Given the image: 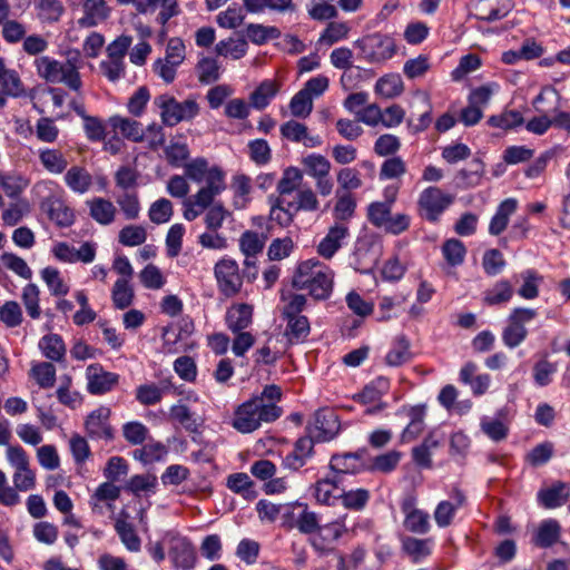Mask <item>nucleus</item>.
I'll return each mask as SVG.
<instances>
[{
	"label": "nucleus",
	"instance_id": "38",
	"mask_svg": "<svg viewBox=\"0 0 570 570\" xmlns=\"http://www.w3.org/2000/svg\"><path fill=\"white\" fill-rule=\"evenodd\" d=\"M39 348L47 358L55 362L62 361L66 355V345L58 334H48L41 337Z\"/></svg>",
	"mask_w": 570,
	"mask_h": 570
},
{
	"label": "nucleus",
	"instance_id": "34",
	"mask_svg": "<svg viewBox=\"0 0 570 570\" xmlns=\"http://www.w3.org/2000/svg\"><path fill=\"white\" fill-rule=\"evenodd\" d=\"M110 126L114 130H118L121 135L135 142H140L145 139V130L141 124L130 118H124L120 116H112L109 119Z\"/></svg>",
	"mask_w": 570,
	"mask_h": 570
},
{
	"label": "nucleus",
	"instance_id": "39",
	"mask_svg": "<svg viewBox=\"0 0 570 570\" xmlns=\"http://www.w3.org/2000/svg\"><path fill=\"white\" fill-rule=\"evenodd\" d=\"M226 484L230 491L240 494L246 500H254L257 497L255 483L246 473L238 472L230 474L227 478Z\"/></svg>",
	"mask_w": 570,
	"mask_h": 570
},
{
	"label": "nucleus",
	"instance_id": "14",
	"mask_svg": "<svg viewBox=\"0 0 570 570\" xmlns=\"http://www.w3.org/2000/svg\"><path fill=\"white\" fill-rule=\"evenodd\" d=\"M315 441L311 434L299 438L294 443L293 450L284 458V465L292 471L303 468L314 455Z\"/></svg>",
	"mask_w": 570,
	"mask_h": 570
},
{
	"label": "nucleus",
	"instance_id": "2",
	"mask_svg": "<svg viewBox=\"0 0 570 570\" xmlns=\"http://www.w3.org/2000/svg\"><path fill=\"white\" fill-rule=\"evenodd\" d=\"M292 285L297 291H307L316 301H325L333 293L334 272L316 258L306 259L297 265Z\"/></svg>",
	"mask_w": 570,
	"mask_h": 570
},
{
	"label": "nucleus",
	"instance_id": "63",
	"mask_svg": "<svg viewBox=\"0 0 570 570\" xmlns=\"http://www.w3.org/2000/svg\"><path fill=\"white\" fill-rule=\"evenodd\" d=\"M31 375L42 389H49L56 382V367L52 363L41 362L32 366Z\"/></svg>",
	"mask_w": 570,
	"mask_h": 570
},
{
	"label": "nucleus",
	"instance_id": "7",
	"mask_svg": "<svg viewBox=\"0 0 570 570\" xmlns=\"http://www.w3.org/2000/svg\"><path fill=\"white\" fill-rule=\"evenodd\" d=\"M360 49L361 58L370 63H381L391 59L396 52L394 40L379 32L364 36L354 42Z\"/></svg>",
	"mask_w": 570,
	"mask_h": 570
},
{
	"label": "nucleus",
	"instance_id": "24",
	"mask_svg": "<svg viewBox=\"0 0 570 570\" xmlns=\"http://www.w3.org/2000/svg\"><path fill=\"white\" fill-rule=\"evenodd\" d=\"M0 90L4 96L13 98L26 95V88L19 73L14 69L7 68L3 58H0Z\"/></svg>",
	"mask_w": 570,
	"mask_h": 570
},
{
	"label": "nucleus",
	"instance_id": "21",
	"mask_svg": "<svg viewBox=\"0 0 570 570\" xmlns=\"http://www.w3.org/2000/svg\"><path fill=\"white\" fill-rule=\"evenodd\" d=\"M63 181L73 193L83 195L88 193L94 184L92 176L87 168L73 165L66 169Z\"/></svg>",
	"mask_w": 570,
	"mask_h": 570
},
{
	"label": "nucleus",
	"instance_id": "1",
	"mask_svg": "<svg viewBox=\"0 0 570 570\" xmlns=\"http://www.w3.org/2000/svg\"><path fill=\"white\" fill-rule=\"evenodd\" d=\"M282 396L278 385H266L261 394L253 395L235 409L232 426L237 432L247 434L258 430L263 423L275 422L283 414V409L277 405Z\"/></svg>",
	"mask_w": 570,
	"mask_h": 570
},
{
	"label": "nucleus",
	"instance_id": "32",
	"mask_svg": "<svg viewBox=\"0 0 570 570\" xmlns=\"http://www.w3.org/2000/svg\"><path fill=\"white\" fill-rule=\"evenodd\" d=\"M127 517V513H120L119 518L115 522V530L127 550L138 552L141 548V540L137 534L134 524L126 520Z\"/></svg>",
	"mask_w": 570,
	"mask_h": 570
},
{
	"label": "nucleus",
	"instance_id": "23",
	"mask_svg": "<svg viewBox=\"0 0 570 570\" xmlns=\"http://www.w3.org/2000/svg\"><path fill=\"white\" fill-rule=\"evenodd\" d=\"M253 306L247 303L233 304L226 312V325L232 332H240L253 322Z\"/></svg>",
	"mask_w": 570,
	"mask_h": 570
},
{
	"label": "nucleus",
	"instance_id": "13",
	"mask_svg": "<svg viewBox=\"0 0 570 570\" xmlns=\"http://www.w3.org/2000/svg\"><path fill=\"white\" fill-rule=\"evenodd\" d=\"M87 391L91 395H102L116 387L119 375L106 371L101 364L94 363L86 368Z\"/></svg>",
	"mask_w": 570,
	"mask_h": 570
},
{
	"label": "nucleus",
	"instance_id": "17",
	"mask_svg": "<svg viewBox=\"0 0 570 570\" xmlns=\"http://www.w3.org/2000/svg\"><path fill=\"white\" fill-rule=\"evenodd\" d=\"M452 501H441L434 510V520L439 528L449 527L456 511L465 504V494L460 489H454L452 492Z\"/></svg>",
	"mask_w": 570,
	"mask_h": 570
},
{
	"label": "nucleus",
	"instance_id": "58",
	"mask_svg": "<svg viewBox=\"0 0 570 570\" xmlns=\"http://www.w3.org/2000/svg\"><path fill=\"white\" fill-rule=\"evenodd\" d=\"M246 36L255 45H264L268 40L277 39L281 31L276 27H266L258 23H249L246 28Z\"/></svg>",
	"mask_w": 570,
	"mask_h": 570
},
{
	"label": "nucleus",
	"instance_id": "10",
	"mask_svg": "<svg viewBox=\"0 0 570 570\" xmlns=\"http://www.w3.org/2000/svg\"><path fill=\"white\" fill-rule=\"evenodd\" d=\"M341 429V423L335 410L330 407L318 409L314 414V422L307 426V432L317 442L333 440Z\"/></svg>",
	"mask_w": 570,
	"mask_h": 570
},
{
	"label": "nucleus",
	"instance_id": "52",
	"mask_svg": "<svg viewBox=\"0 0 570 570\" xmlns=\"http://www.w3.org/2000/svg\"><path fill=\"white\" fill-rule=\"evenodd\" d=\"M169 417L170 420L179 423L188 432L198 431V424L195 419V414L184 403L173 405L169 410Z\"/></svg>",
	"mask_w": 570,
	"mask_h": 570
},
{
	"label": "nucleus",
	"instance_id": "53",
	"mask_svg": "<svg viewBox=\"0 0 570 570\" xmlns=\"http://www.w3.org/2000/svg\"><path fill=\"white\" fill-rule=\"evenodd\" d=\"M41 277L48 286L51 295L65 296L69 292V286L62 279L60 272L56 267L48 266L41 271Z\"/></svg>",
	"mask_w": 570,
	"mask_h": 570
},
{
	"label": "nucleus",
	"instance_id": "64",
	"mask_svg": "<svg viewBox=\"0 0 570 570\" xmlns=\"http://www.w3.org/2000/svg\"><path fill=\"white\" fill-rule=\"evenodd\" d=\"M303 180V173L297 167H288L284 170L282 178L277 183L279 195H288L297 189Z\"/></svg>",
	"mask_w": 570,
	"mask_h": 570
},
{
	"label": "nucleus",
	"instance_id": "5",
	"mask_svg": "<svg viewBox=\"0 0 570 570\" xmlns=\"http://www.w3.org/2000/svg\"><path fill=\"white\" fill-rule=\"evenodd\" d=\"M154 105L160 110V119L165 126L174 127L183 121H190L199 115V105L194 98L178 101L168 94L159 95Z\"/></svg>",
	"mask_w": 570,
	"mask_h": 570
},
{
	"label": "nucleus",
	"instance_id": "8",
	"mask_svg": "<svg viewBox=\"0 0 570 570\" xmlns=\"http://www.w3.org/2000/svg\"><path fill=\"white\" fill-rule=\"evenodd\" d=\"M561 96L553 87H544L533 100L539 112L553 114L552 127L563 129L570 136V112L560 110Z\"/></svg>",
	"mask_w": 570,
	"mask_h": 570
},
{
	"label": "nucleus",
	"instance_id": "49",
	"mask_svg": "<svg viewBox=\"0 0 570 570\" xmlns=\"http://www.w3.org/2000/svg\"><path fill=\"white\" fill-rule=\"evenodd\" d=\"M394 203V196L386 202H374L371 203L367 207V219L368 222L377 227L383 228L392 212V204Z\"/></svg>",
	"mask_w": 570,
	"mask_h": 570
},
{
	"label": "nucleus",
	"instance_id": "15",
	"mask_svg": "<svg viewBox=\"0 0 570 570\" xmlns=\"http://www.w3.org/2000/svg\"><path fill=\"white\" fill-rule=\"evenodd\" d=\"M169 558L175 568L191 570L197 562L194 544L186 538L174 540L169 549Z\"/></svg>",
	"mask_w": 570,
	"mask_h": 570
},
{
	"label": "nucleus",
	"instance_id": "43",
	"mask_svg": "<svg viewBox=\"0 0 570 570\" xmlns=\"http://www.w3.org/2000/svg\"><path fill=\"white\" fill-rule=\"evenodd\" d=\"M411 357L410 342L405 335H400L395 338L392 348L387 352L385 362L390 366H400L409 362Z\"/></svg>",
	"mask_w": 570,
	"mask_h": 570
},
{
	"label": "nucleus",
	"instance_id": "31",
	"mask_svg": "<svg viewBox=\"0 0 570 570\" xmlns=\"http://www.w3.org/2000/svg\"><path fill=\"white\" fill-rule=\"evenodd\" d=\"M561 535V525L554 519L542 521L532 539L534 546L547 549L557 543Z\"/></svg>",
	"mask_w": 570,
	"mask_h": 570
},
{
	"label": "nucleus",
	"instance_id": "27",
	"mask_svg": "<svg viewBox=\"0 0 570 570\" xmlns=\"http://www.w3.org/2000/svg\"><path fill=\"white\" fill-rule=\"evenodd\" d=\"M379 261V254L373 250L368 242L360 240L356 243L353 253V265L355 271L367 274L373 271Z\"/></svg>",
	"mask_w": 570,
	"mask_h": 570
},
{
	"label": "nucleus",
	"instance_id": "61",
	"mask_svg": "<svg viewBox=\"0 0 570 570\" xmlns=\"http://www.w3.org/2000/svg\"><path fill=\"white\" fill-rule=\"evenodd\" d=\"M23 314L21 306L16 301H7L0 305V322L8 328H14L21 325Z\"/></svg>",
	"mask_w": 570,
	"mask_h": 570
},
{
	"label": "nucleus",
	"instance_id": "47",
	"mask_svg": "<svg viewBox=\"0 0 570 570\" xmlns=\"http://www.w3.org/2000/svg\"><path fill=\"white\" fill-rule=\"evenodd\" d=\"M205 210L204 224L208 230H219L224 222L232 217V212H229L222 202H214Z\"/></svg>",
	"mask_w": 570,
	"mask_h": 570
},
{
	"label": "nucleus",
	"instance_id": "36",
	"mask_svg": "<svg viewBox=\"0 0 570 570\" xmlns=\"http://www.w3.org/2000/svg\"><path fill=\"white\" fill-rule=\"evenodd\" d=\"M278 91L279 86L277 82L275 80L266 79L262 81L250 94V105L255 109L262 110L269 105L271 100L277 95Z\"/></svg>",
	"mask_w": 570,
	"mask_h": 570
},
{
	"label": "nucleus",
	"instance_id": "55",
	"mask_svg": "<svg viewBox=\"0 0 570 570\" xmlns=\"http://www.w3.org/2000/svg\"><path fill=\"white\" fill-rule=\"evenodd\" d=\"M166 453L167 450L161 442H151L136 449L132 454L136 460L149 464L163 460Z\"/></svg>",
	"mask_w": 570,
	"mask_h": 570
},
{
	"label": "nucleus",
	"instance_id": "12",
	"mask_svg": "<svg viewBox=\"0 0 570 570\" xmlns=\"http://www.w3.org/2000/svg\"><path fill=\"white\" fill-rule=\"evenodd\" d=\"M364 452V450H361L333 454L328 464L333 475L338 476L344 482L345 475H354L365 471Z\"/></svg>",
	"mask_w": 570,
	"mask_h": 570
},
{
	"label": "nucleus",
	"instance_id": "44",
	"mask_svg": "<svg viewBox=\"0 0 570 570\" xmlns=\"http://www.w3.org/2000/svg\"><path fill=\"white\" fill-rule=\"evenodd\" d=\"M301 164L304 167V171L313 178L328 176L331 171L330 160L321 154H309L302 158Z\"/></svg>",
	"mask_w": 570,
	"mask_h": 570
},
{
	"label": "nucleus",
	"instance_id": "3",
	"mask_svg": "<svg viewBox=\"0 0 570 570\" xmlns=\"http://www.w3.org/2000/svg\"><path fill=\"white\" fill-rule=\"evenodd\" d=\"M65 61L56 60L48 56H41L35 60L37 73L50 83H63L73 91H79L82 80L79 70L83 66V59L79 50L67 51Z\"/></svg>",
	"mask_w": 570,
	"mask_h": 570
},
{
	"label": "nucleus",
	"instance_id": "6",
	"mask_svg": "<svg viewBox=\"0 0 570 570\" xmlns=\"http://www.w3.org/2000/svg\"><path fill=\"white\" fill-rule=\"evenodd\" d=\"M454 195L438 186L424 188L416 200V212L420 218L431 224H438L445 210L454 203Z\"/></svg>",
	"mask_w": 570,
	"mask_h": 570
},
{
	"label": "nucleus",
	"instance_id": "28",
	"mask_svg": "<svg viewBox=\"0 0 570 570\" xmlns=\"http://www.w3.org/2000/svg\"><path fill=\"white\" fill-rule=\"evenodd\" d=\"M518 202L514 198H507L500 203L495 214L489 224V233L493 236L502 234L510 220L511 215L517 210Z\"/></svg>",
	"mask_w": 570,
	"mask_h": 570
},
{
	"label": "nucleus",
	"instance_id": "40",
	"mask_svg": "<svg viewBox=\"0 0 570 570\" xmlns=\"http://www.w3.org/2000/svg\"><path fill=\"white\" fill-rule=\"evenodd\" d=\"M404 91L403 80L397 73L381 77L375 83V92L386 99H393Z\"/></svg>",
	"mask_w": 570,
	"mask_h": 570
},
{
	"label": "nucleus",
	"instance_id": "59",
	"mask_svg": "<svg viewBox=\"0 0 570 570\" xmlns=\"http://www.w3.org/2000/svg\"><path fill=\"white\" fill-rule=\"evenodd\" d=\"M174 215L173 204L167 198H159L154 202L148 210V217L156 225L168 223Z\"/></svg>",
	"mask_w": 570,
	"mask_h": 570
},
{
	"label": "nucleus",
	"instance_id": "54",
	"mask_svg": "<svg viewBox=\"0 0 570 570\" xmlns=\"http://www.w3.org/2000/svg\"><path fill=\"white\" fill-rule=\"evenodd\" d=\"M220 67L216 59L205 57L196 65V71L200 83L209 85L220 78Z\"/></svg>",
	"mask_w": 570,
	"mask_h": 570
},
{
	"label": "nucleus",
	"instance_id": "37",
	"mask_svg": "<svg viewBox=\"0 0 570 570\" xmlns=\"http://www.w3.org/2000/svg\"><path fill=\"white\" fill-rule=\"evenodd\" d=\"M513 294L512 284L508 279H501L484 292L483 301L490 306L501 305L510 302Z\"/></svg>",
	"mask_w": 570,
	"mask_h": 570
},
{
	"label": "nucleus",
	"instance_id": "22",
	"mask_svg": "<svg viewBox=\"0 0 570 570\" xmlns=\"http://www.w3.org/2000/svg\"><path fill=\"white\" fill-rule=\"evenodd\" d=\"M89 216L98 224L108 226L116 219L117 208L114 203L104 197H94L86 202Z\"/></svg>",
	"mask_w": 570,
	"mask_h": 570
},
{
	"label": "nucleus",
	"instance_id": "9",
	"mask_svg": "<svg viewBox=\"0 0 570 570\" xmlns=\"http://www.w3.org/2000/svg\"><path fill=\"white\" fill-rule=\"evenodd\" d=\"M214 274L222 295L230 298L240 292L243 278L234 259L222 258L218 261L214 267Z\"/></svg>",
	"mask_w": 570,
	"mask_h": 570
},
{
	"label": "nucleus",
	"instance_id": "45",
	"mask_svg": "<svg viewBox=\"0 0 570 570\" xmlns=\"http://www.w3.org/2000/svg\"><path fill=\"white\" fill-rule=\"evenodd\" d=\"M390 390V381L387 377L379 376L364 386L357 395L358 400L364 403H374L387 393Z\"/></svg>",
	"mask_w": 570,
	"mask_h": 570
},
{
	"label": "nucleus",
	"instance_id": "18",
	"mask_svg": "<svg viewBox=\"0 0 570 570\" xmlns=\"http://www.w3.org/2000/svg\"><path fill=\"white\" fill-rule=\"evenodd\" d=\"M348 234V227L343 223H336L331 226L317 246L318 255L325 259H331L342 247V243Z\"/></svg>",
	"mask_w": 570,
	"mask_h": 570
},
{
	"label": "nucleus",
	"instance_id": "30",
	"mask_svg": "<svg viewBox=\"0 0 570 570\" xmlns=\"http://www.w3.org/2000/svg\"><path fill=\"white\" fill-rule=\"evenodd\" d=\"M38 157L42 167L52 175L65 173L69 165L66 155L57 148H41Z\"/></svg>",
	"mask_w": 570,
	"mask_h": 570
},
{
	"label": "nucleus",
	"instance_id": "60",
	"mask_svg": "<svg viewBox=\"0 0 570 570\" xmlns=\"http://www.w3.org/2000/svg\"><path fill=\"white\" fill-rule=\"evenodd\" d=\"M122 436L131 445H142L149 436V429L139 421L126 422Z\"/></svg>",
	"mask_w": 570,
	"mask_h": 570
},
{
	"label": "nucleus",
	"instance_id": "51",
	"mask_svg": "<svg viewBox=\"0 0 570 570\" xmlns=\"http://www.w3.org/2000/svg\"><path fill=\"white\" fill-rule=\"evenodd\" d=\"M441 250L444 259L451 266H459L463 264L466 255V247L456 238L446 239L443 243Z\"/></svg>",
	"mask_w": 570,
	"mask_h": 570
},
{
	"label": "nucleus",
	"instance_id": "50",
	"mask_svg": "<svg viewBox=\"0 0 570 570\" xmlns=\"http://www.w3.org/2000/svg\"><path fill=\"white\" fill-rule=\"evenodd\" d=\"M340 497L344 508L353 511H361L366 507L371 495L368 490L360 488L348 491L342 489Z\"/></svg>",
	"mask_w": 570,
	"mask_h": 570
},
{
	"label": "nucleus",
	"instance_id": "56",
	"mask_svg": "<svg viewBox=\"0 0 570 570\" xmlns=\"http://www.w3.org/2000/svg\"><path fill=\"white\" fill-rule=\"evenodd\" d=\"M249 159L257 166L267 165L272 159V149L267 140L257 138L247 144Z\"/></svg>",
	"mask_w": 570,
	"mask_h": 570
},
{
	"label": "nucleus",
	"instance_id": "48",
	"mask_svg": "<svg viewBox=\"0 0 570 570\" xmlns=\"http://www.w3.org/2000/svg\"><path fill=\"white\" fill-rule=\"evenodd\" d=\"M524 122L523 116L518 110H504L499 115L489 117L487 124L492 128L502 130H511L522 126Z\"/></svg>",
	"mask_w": 570,
	"mask_h": 570
},
{
	"label": "nucleus",
	"instance_id": "35",
	"mask_svg": "<svg viewBox=\"0 0 570 570\" xmlns=\"http://www.w3.org/2000/svg\"><path fill=\"white\" fill-rule=\"evenodd\" d=\"M433 540L417 539L414 537H405L402 540V550L411 558L412 562L419 563L432 552L431 546Z\"/></svg>",
	"mask_w": 570,
	"mask_h": 570
},
{
	"label": "nucleus",
	"instance_id": "26",
	"mask_svg": "<svg viewBox=\"0 0 570 570\" xmlns=\"http://www.w3.org/2000/svg\"><path fill=\"white\" fill-rule=\"evenodd\" d=\"M286 321L284 335L289 345H297L304 343L309 333L311 324L308 318L303 316H283Z\"/></svg>",
	"mask_w": 570,
	"mask_h": 570
},
{
	"label": "nucleus",
	"instance_id": "16",
	"mask_svg": "<svg viewBox=\"0 0 570 570\" xmlns=\"http://www.w3.org/2000/svg\"><path fill=\"white\" fill-rule=\"evenodd\" d=\"M343 481L332 475L317 480L313 485V495L320 504L335 505L340 500Z\"/></svg>",
	"mask_w": 570,
	"mask_h": 570
},
{
	"label": "nucleus",
	"instance_id": "25",
	"mask_svg": "<svg viewBox=\"0 0 570 570\" xmlns=\"http://www.w3.org/2000/svg\"><path fill=\"white\" fill-rule=\"evenodd\" d=\"M83 16L78 20L79 26L91 28L105 21L109 14L105 0H85L82 4Z\"/></svg>",
	"mask_w": 570,
	"mask_h": 570
},
{
	"label": "nucleus",
	"instance_id": "19",
	"mask_svg": "<svg viewBox=\"0 0 570 570\" xmlns=\"http://www.w3.org/2000/svg\"><path fill=\"white\" fill-rule=\"evenodd\" d=\"M41 208L48 214L49 219L59 227H69L75 222L73 210L60 198L47 197L42 200Z\"/></svg>",
	"mask_w": 570,
	"mask_h": 570
},
{
	"label": "nucleus",
	"instance_id": "20",
	"mask_svg": "<svg viewBox=\"0 0 570 570\" xmlns=\"http://www.w3.org/2000/svg\"><path fill=\"white\" fill-rule=\"evenodd\" d=\"M570 492L569 485L562 481L554 482L551 487L541 489L537 499L546 509H556L567 503Z\"/></svg>",
	"mask_w": 570,
	"mask_h": 570
},
{
	"label": "nucleus",
	"instance_id": "29",
	"mask_svg": "<svg viewBox=\"0 0 570 570\" xmlns=\"http://www.w3.org/2000/svg\"><path fill=\"white\" fill-rule=\"evenodd\" d=\"M266 236L259 235L253 230H246L239 238V248L245 255V265L250 266L255 264L256 255L263 252L265 246Z\"/></svg>",
	"mask_w": 570,
	"mask_h": 570
},
{
	"label": "nucleus",
	"instance_id": "46",
	"mask_svg": "<svg viewBox=\"0 0 570 570\" xmlns=\"http://www.w3.org/2000/svg\"><path fill=\"white\" fill-rule=\"evenodd\" d=\"M127 278H118L111 291L114 306L118 309H125L132 304L135 294Z\"/></svg>",
	"mask_w": 570,
	"mask_h": 570
},
{
	"label": "nucleus",
	"instance_id": "11",
	"mask_svg": "<svg viewBox=\"0 0 570 570\" xmlns=\"http://www.w3.org/2000/svg\"><path fill=\"white\" fill-rule=\"evenodd\" d=\"M110 410L100 406L91 411L85 420V432L94 441L109 443L115 439V429L110 424Z\"/></svg>",
	"mask_w": 570,
	"mask_h": 570
},
{
	"label": "nucleus",
	"instance_id": "42",
	"mask_svg": "<svg viewBox=\"0 0 570 570\" xmlns=\"http://www.w3.org/2000/svg\"><path fill=\"white\" fill-rule=\"evenodd\" d=\"M247 42L243 38H228L220 40L216 47L215 51L218 56L224 58H230L233 60H238L243 58L247 52Z\"/></svg>",
	"mask_w": 570,
	"mask_h": 570
},
{
	"label": "nucleus",
	"instance_id": "57",
	"mask_svg": "<svg viewBox=\"0 0 570 570\" xmlns=\"http://www.w3.org/2000/svg\"><path fill=\"white\" fill-rule=\"evenodd\" d=\"M147 239V230L141 225H127L118 234V242L128 247L144 244Z\"/></svg>",
	"mask_w": 570,
	"mask_h": 570
},
{
	"label": "nucleus",
	"instance_id": "41",
	"mask_svg": "<svg viewBox=\"0 0 570 570\" xmlns=\"http://www.w3.org/2000/svg\"><path fill=\"white\" fill-rule=\"evenodd\" d=\"M558 372V364L548 360L544 355L537 361L532 367V376L534 384L540 387L548 386L552 383L553 376Z\"/></svg>",
	"mask_w": 570,
	"mask_h": 570
},
{
	"label": "nucleus",
	"instance_id": "33",
	"mask_svg": "<svg viewBox=\"0 0 570 570\" xmlns=\"http://www.w3.org/2000/svg\"><path fill=\"white\" fill-rule=\"evenodd\" d=\"M514 278L522 281V285L517 291L520 297L531 301L539 296V286L543 282V277L535 269H524Z\"/></svg>",
	"mask_w": 570,
	"mask_h": 570
},
{
	"label": "nucleus",
	"instance_id": "62",
	"mask_svg": "<svg viewBox=\"0 0 570 570\" xmlns=\"http://www.w3.org/2000/svg\"><path fill=\"white\" fill-rule=\"evenodd\" d=\"M406 163L402 157H387L381 165L380 179H399L406 173Z\"/></svg>",
	"mask_w": 570,
	"mask_h": 570
},
{
	"label": "nucleus",
	"instance_id": "4",
	"mask_svg": "<svg viewBox=\"0 0 570 570\" xmlns=\"http://www.w3.org/2000/svg\"><path fill=\"white\" fill-rule=\"evenodd\" d=\"M206 183L195 195L189 196L183 202V216L186 220L193 222L200 216L226 189L225 173L218 167H210L205 176Z\"/></svg>",
	"mask_w": 570,
	"mask_h": 570
}]
</instances>
